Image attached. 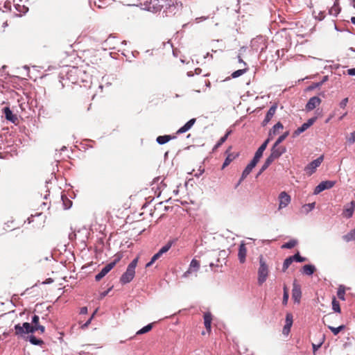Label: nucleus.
Instances as JSON below:
<instances>
[{
    "instance_id": "f257e3e1",
    "label": "nucleus",
    "mask_w": 355,
    "mask_h": 355,
    "mask_svg": "<svg viewBox=\"0 0 355 355\" xmlns=\"http://www.w3.org/2000/svg\"><path fill=\"white\" fill-rule=\"evenodd\" d=\"M177 0H146L142 5L144 9L152 12H157L163 9L166 17L174 15L182 4Z\"/></svg>"
},
{
    "instance_id": "f03ea898",
    "label": "nucleus",
    "mask_w": 355,
    "mask_h": 355,
    "mask_svg": "<svg viewBox=\"0 0 355 355\" xmlns=\"http://www.w3.org/2000/svg\"><path fill=\"white\" fill-rule=\"evenodd\" d=\"M138 260L139 258L136 257L128 264L125 272L120 277V282L122 284L130 283L135 277Z\"/></svg>"
},
{
    "instance_id": "7ed1b4c3",
    "label": "nucleus",
    "mask_w": 355,
    "mask_h": 355,
    "mask_svg": "<svg viewBox=\"0 0 355 355\" xmlns=\"http://www.w3.org/2000/svg\"><path fill=\"white\" fill-rule=\"evenodd\" d=\"M260 266L258 270V284H263L266 281V262L263 255L259 257Z\"/></svg>"
},
{
    "instance_id": "20e7f679",
    "label": "nucleus",
    "mask_w": 355,
    "mask_h": 355,
    "mask_svg": "<svg viewBox=\"0 0 355 355\" xmlns=\"http://www.w3.org/2000/svg\"><path fill=\"white\" fill-rule=\"evenodd\" d=\"M324 159V155H320L317 159H314L313 161L311 162L309 164H308L304 167V171L306 174L309 176H311L312 174H313L317 168L320 166L322 162Z\"/></svg>"
},
{
    "instance_id": "39448f33",
    "label": "nucleus",
    "mask_w": 355,
    "mask_h": 355,
    "mask_svg": "<svg viewBox=\"0 0 355 355\" xmlns=\"http://www.w3.org/2000/svg\"><path fill=\"white\" fill-rule=\"evenodd\" d=\"M286 152V148L282 146H276L274 144L271 148V153L268 157V166L275 159L279 158L282 154Z\"/></svg>"
},
{
    "instance_id": "423d86ee",
    "label": "nucleus",
    "mask_w": 355,
    "mask_h": 355,
    "mask_svg": "<svg viewBox=\"0 0 355 355\" xmlns=\"http://www.w3.org/2000/svg\"><path fill=\"white\" fill-rule=\"evenodd\" d=\"M15 330L16 335L22 336L24 334L34 333V326L28 322H24L22 326L20 324L15 325Z\"/></svg>"
},
{
    "instance_id": "0eeeda50",
    "label": "nucleus",
    "mask_w": 355,
    "mask_h": 355,
    "mask_svg": "<svg viewBox=\"0 0 355 355\" xmlns=\"http://www.w3.org/2000/svg\"><path fill=\"white\" fill-rule=\"evenodd\" d=\"M119 258L115 259L114 261L107 263L101 270L95 276V280L98 282L104 277L117 263Z\"/></svg>"
},
{
    "instance_id": "6e6552de",
    "label": "nucleus",
    "mask_w": 355,
    "mask_h": 355,
    "mask_svg": "<svg viewBox=\"0 0 355 355\" xmlns=\"http://www.w3.org/2000/svg\"><path fill=\"white\" fill-rule=\"evenodd\" d=\"M336 184L335 181L331 180H326L321 182L318 186L315 187L313 194L317 195L320 192L326 190L331 189Z\"/></svg>"
},
{
    "instance_id": "1a4fd4ad",
    "label": "nucleus",
    "mask_w": 355,
    "mask_h": 355,
    "mask_svg": "<svg viewBox=\"0 0 355 355\" xmlns=\"http://www.w3.org/2000/svg\"><path fill=\"white\" fill-rule=\"evenodd\" d=\"M200 262L196 259H193L190 262L188 270L185 272H184L182 277L187 278L189 276L190 274L193 272H197L198 270L200 269Z\"/></svg>"
},
{
    "instance_id": "9d476101",
    "label": "nucleus",
    "mask_w": 355,
    "mask_h": 355,
    "mask_svg": "<svg viewBox=\"0 0 355 355\" xmlns=\"http://www.w3.org/2000/svg\"><path fill=\"white\" fill-rule=\"evenodd\" d=\"M293 316L292 313H287L286 315V318H285V324L282 329V334L284 336H287L289 334V333L291 331V328L293 325Z\"/></svg>"
},
{
    "instance_id": "9b49d317",
    "label": "nucleus",
    "mask_w": 355,
    "mask_h": 355,
    "mask_svg": "<svg viewBox=\"0 0 355 355\" xmlns=\"http://www.w3.org/2000/svg\"><path fill=\"white\" fill-rule=\"evenodd\" d=\"M279 209H281L288 206L291 202V197L286 192L282 191L279 196Z\"/></svg>"
},
{
    "instance_id": "f8f14e48",
    "label": "nucleus",
    "mask_w": 355,
    "mask_h": 355,
    "mask_svg": "<svg viewBox=\"0 0 355 355\" xmlns=\"http://www.w3.org/2000/svg\"><path fill=\"white\" fill-rule=\"evenodd\" d=\"M321 103V99L318 96H313L309 98L307 103L306 104V110L307 111H311L318 106Z\"/></svg>"
},
{
    "instance_id": "ddd939ff",
    "label": "nucleus",
    "mask_w": 355,
    "mask_h": 355,
    "mask_svg": "<svg viewBox=\"0 0 355 355\" xmlns=\"http://www.w3.org/2000/svg\"><path fill=\"white\" fill-rule=\"evenodd\" d=\"M302 296V292L300 286L295 283L293 284V288L292 291V297L294 300L295 302H300V298Z\"/></svg>"
},
{
    "instance_id": "4468645a",
    "label": "nucleus",
    "mask_w": 355,
    "mask_h": 355,
    "mask_svg": "<svg viewBox=\"0 0 355 355\" xmlns=\"http://www.w3.org/2000/svg\"><path fill=\"white\" fill-rule=\"evenodd\" d=\"M246 254L247 249L245 248V245L242 242L239 245L238 253L239 260L241 263H243L245 261Z\"/></svg>"
},
{
    "instance_id": "2eb2a0df",
    "label": "nucleus",
    "mask_w": 355,
    "mask_h": 355,
    "mask_svg": "<svg viewBox=\"0 0 355 355\" xmlns=\"http://www.w3.org/2000/svg\"><path fill=\"white\" fill-rule=\"evenodd\" d=\"M2 112L4 114L5 118L9 121L14 123L17 119L16 115L13 114L9 107H3Z\"/></svg>"
},
{
    "instance_id": "dca6fc26",
    "label": "nucleus",
    "mask_w": 355,
    "mask_h": 355,
    "mask_svg": "<svg viewBox=\"0 0 355 355\" xmlns=\"http://www.w3.org/2000/svg\"><path fill=\"white\" fill-rule=\"evenodd\" d=\"M196 119H191L188 121L183 126H182L178 131L177 134H182L187 132L191 128V127L196 123Z\"/></svg>"
},
{
    "instance_id": "f3484780",
    "label": "nucleus",
    "mask_w": 355,
    "mask_h": 355,
    "mask_svg": "<svg viewBox=\"0 0 355 355\" xmlns=\"http://www.w3.org/2000/svg\"><path fill=\"white\" fill-rule=\"evenodd\" d=\"M254 168V166H252L251 164H248L246 167L245 168V169L243 170V173H242V175H241V177L239 181V182L237 183V184L236 185V187H237L241 183V182L245 179L247 178V176L252 172V169Z\"/></svg>"
},
{
    "instance_id": "a211bd4d",
    "label": "nucleus",
    "mask_w": 355,
    "mask_h": 355,
    "mask_svg": "<svg viewBox=\"0 0 355 355\" xmlns=\"http://www.w3.org/2000/svg\"><path fill=\"white\" fill-rule=\"evenodd\" d=\"M355 208V202L352 201L350 205L346 207L343 211V215L347 218H349L352 216Z\"/></svg>"
},
{
    "instance_id": "6ab92c4d",
    "label": "nucleus",
    "mask_w": 355,
    "mask_h": 355,
    "mask_svg": "<svg viewBox=\"0 0 355 355\" xmlns=\"http://www.w3.org/2000/svg\"><path fill=\"white\" fill-rule=\"evenodd\" d=\"M284 128L281 122L277 123L269 132V137L275 136L279 133V130Z\"/></svg>"
},
{
    "instance_id": "aec40b11",
    "label": "nucleus",
    "mask_w": 355,
    "mask_h": 355,
    "mask_svg": "<svg viewBox=\"0 0 355 355\" xmlns=\"http://www.w3.org/2000/svg\"><path fill=\"white\" fill-rule=\"evenodd\" d=\"M212 320V315L209 312L204 314V324L207 330H211V324Z\"/></svg>"
},
{
    "instance_id": "412c9836",
    "label": "nucleus",
    "mask_w": 355,
    "mask_h": 355,
    "mask_svg": "<svg viewBox=\"0 0 355 355\" xmlns=\"http://www.w3.org/2000/svg\"><path fill=\"white\" fill-rule=\"evenodd\" d=\"M315 271V266L312 264L304 265L302 267V272L306 275L311 276Z\"/></svg>"
},
{
    "instance_id": "4be33fe9",
    "label": "nucleus",
    "mask_w": 355,
    "mask_h": 355,
    "mask_svg": "<svg viewBox=\"0 0 355 355\" xmlns=\"http://www.w3.org/2000/svg\"><path fill=\"white\" fill-rule=\"evenodd\" d=\"M173 138H175V137H171V135H163L157 137L156 141L159 144L163 145Z\"/></svg>"
},
{
    "instance_id": "5701e85b",
    "label": "nucleus",
    "mask_w": 355,
    "mask_h": 355,
    "mask_svg": "<svg viewBox=\"0 0 355 355\" xmlns=\"http://www.w3.org/2000/svg\"><path fill=\"white\" fill-rule=\"evenodd\" d=\"M343 239L346 242L355 241V228L343 236Z\"/></svg>"
},
{
    "instance_id": "b1692460",
    "label": "nucleus",
    "mask_w": 355,
    "mask_h": 355,
    "mask_svg": "<svg viewBox=\"0 0 355 355\" xmlns=\"http://www.w3.org/2000/svg\"><path fill=\"white\" fill-rule=\"evenodd\" d=\"M266 148V140H265L261 146L257 149L254 154V157L261 159V157L263 156V151Z\"/></svg>"
},
{
    "instance_id": "393cba45",
    "label": "nucleus",
    "mask_w": 355,
    "mask_h": 355,
    "mask_svg": "<svg viewBox=\"0 0 355 355\" xmlns=\"http://www.w3.org/2000/svg\"><path fill=\"white\" fill-rule=\"evenodd\" d=\"M297 244V240L296 239H291L289 241L284 243L282 245V248L283 249H291L294 248Z\"/></svg>"
},
{
    "instance_id": "a878e982",
    "label": "nucleus",
    "mask_w": 355,
    "mask_h": 355,
    "mask_svg": "<svg viewBox=\"0 0 355 355\" xmlns=\"http://www.w3.org/2000/svg\"><path fill=\"white\" fill-rule=\"evenodd\" d=\"M231 133H232V130H227V132L225 133V135L224 136H223L218 140V141L216 143V144L214 146V149L218 148L219 146H220L227 140V137H229V135Z\"/></svg>"
},
{
    "instance_id": "bb28decb",
    "label": "nucleus",
    "mask_w": 355,
    "mask_h": 355,
    "mask_svg": "<svg viewBox=\"0 0 355 355\" xmlns=\"http://www.w3.org/2000/svg\"><path fill=\"white\" fill-rule=\"evenodd\" d=\"M174 241H169L165 245L161 248V249L158 251L162 255L166 252H167L170 248L172 247L174 243Z\"/></svg>"
},
{
    "instance_id": "cd10ccee",
    "label": "nucleus",
    "mask_w": 355,
    "mask_h": 355,
    "mask_svg": "<svg viewBox=\"0 0 355 355\" xmlns=\"http://www.w3.org/2000/svg\"><path fill=\"white\" fill-rule=\"evenodd\" d=\"M277 108V104L274 103L272 105L268 110V122L270 120L272 116L275 114Z\"/></svg>"
},
{
    "instance_id": "c85d7f7f",
    "label": "nucleus",
    "mask_w": 355,
    "mask_h": 355,
    "mask_svg": "<svg viewBox=\"0 0 355 355\" xmlns=\"http://www.w3.org/2000/svg\"><path fill=\"white\" fill-rule=\"evenodd\" d=\"M340 11V9L338 5L336 3L334 4L333 6L331 7V8L329 10V15L336 17Z\"/></svg>"
},
{
    "instance_id": "c756f323",
    "label": "nucleus",
    "mask_w": 355,
    "mask_h": 355,
    "mask_svg": "<svg viewBox=\"0 0 355 355\" xmlns=\"http://www.w3.org/2000/svg\"><path fill=\"white\" fill-rule=\"evenodd\" d=\"M29 342L34 345H41L43 344V340L39 338H37L35 336L31 335L28 337Z\"/></svg>"
},
{
    "instance_id": "7c9ffc66",
    "label": "nucleus",
    "mask_w": 355,
    "mask_h": 355,
    "mask_svg": "<svg viewBox=\"0 0 355 355\" xmlns=\"http://www.w3.org/2000/svg\"><path fill=\"white\" fill-rule=\"evenodd\" d=\"M328 80V76H325L322 78V80L320 82H318V83H313L310 87H309V89H315V88H317V87H321L327 80Z\"/></svg>"
},
{
    "instance_id": "2f4dec72",
    "label": "nucleus",
    "mask_w": 355,
    "mask_h": 355,
    "mask_svg": "<svg viewBox=\"0 0 355 355\" xmlns=\"http://www.w3.org/2000/svg\"><path fill=\"white\" fill-rule=\"evenodd\" d=\"M153 328V324H147L146 326L142 327L141 329H139V331H137L136 334L137 335H141V334H146L148 331H150Z\"/></svg>"
},
{
    "instance_id": "473e14b6",
    "label": "nucleus",
    "mask_w": 355,
    "mask_h": 355,
    "mask_svg": "<svg viewBox=\"0 0 355 355\" xmlns=\"http://www.w3.org/2000/svg\"><path fill=\"white\" fill-rule=\"evenodd\" d=\"M293 262V261L291 256L287 257L284 260V263H283V267H282L283 272H285Z\"/></svg>"
},
{
    "instance_id": "72a5a7b5",
    "label": "nucleus",
    "mask_w": 355,
    "mask_h": 355,
    "mask_svg": "<svg viewBox=\"0 0 355 355\" xmlns=\"http://www.w3.org/2000/svg\"><path fill=\"white\" fill-rule=\"evenodd\" d=\"M248 68H245V69L236 70V71H234L231 76L233 78H236L242 76L243 74H244L248 71Z\"/></svg>"
},
{
    "instance_id": "f704fd0d",
    "label": "nucleus",
    "mask_w": 355,
    "mask_h": 355,
    "mask_svg": "<svg viewBox=\"0 0 355 355\" xmlns=\"http://www.w3.org/2000/svg\"><path fill=\"white\" fill-rule=\"evenodd\" d=\"M345 287L342 285L340 286L337 291L338 297L341 300H345Z\"/></svg>"
},
{
    "instance_id": "c9c22d12",
    "label": "nucleus",
    "mask_w": 355,
    "mask_h": 355,
    "mask_svg": "<svg viewBox=\"0 0 355 355\" xmlns=\"http://www.w3.org/2000/svg\"><path fill=\"white\" fill-rule=\"evenodd\" d=\"M328 328L331 331V332L334 334V335H337L343 329H344L345 328V325H340L338 327H331V326H329Z\"/></svg>"
},
{
    "instance_id": "e433bc0d",
    "label": "nucleus",
    "mask_w": 355,
    "mask_h": 355,
    "mask_svg": "<svg viewBox=\"0 0 355 355\" xmlns=\"http://www.w3.org/2000/svg\"><path fill=\"white\" fill-rule=\"evenodd\" d=\"M162 254L157 252L156 254H155L153 257L151 258V260L146 263V267L148 268L150 266L153 264L154 262H155L158 259L161 257Z\"/></svg>"
},
{
    "instance_id": "4c0bfd02",
    "label": "nucleus",
    "mask_w": 355,
    "mask_h": 355,
    "mask_svg": "<svg viewBox=\"0 0 355 355\" xmlns=\"http://www.w3.org/2000/svg\"><path fill=\"white\" fill-rule=\"evenodd\" d=\"M291 257H292L293 261H296V262H299V263L304 262L306 261V258L302 257L300 254L299 252H297L294 255L291 256Z\"/></svg>"
},
{
    "instance_id": "58836bf2",
    "label": "nucleus",
    "mask_w": 355,
    "mask_h": 355,
    "mask_svg": "<svg viewBox=\"0 0 355 355\" xmlns=\"http://www.w3.org/2000/svg\"><path fill=\"white\" fill-rule=\"evenodd\" d=\"M309 128L307 125L304 123L300 127H299L294 132L295 135H299L301 133L304 132L305 130H306Z\"/></svg>"
},
{
    "instance_id": "ea45409f",
    "label": "nucleus",
    "mask_w": 355,
    "mask_h": 355,
    "mask_svg": "<svg viewBox=\"0 0 355 355\" xmlns=\"http://www.w3.org/2000/svg\"><path fill=\"white\" fill-rule=\"evenodd\" d=\"M62 200L63 202V205L65 209H69L72 205V202L70 200L64 196H62Z\"/></svg>"
},
{
    "instance_id": "a19ab883",
    "label": "nucleus",
    "mask_w": 355,
    "mask_h": 355,
    "mask_svg": "<svg viewBox=\"0 0 355 355\" xmlns=\"http://www.w3.org/2000/svg\"><path fill=\"white\" fill-rule=\"evenodd\" d=\"M332 309L336 313H340L339 302L334 298L332 301Z\"/></svg>"
},
{
    "instance_id": "79ce46f5",
    "label": "nucleus",
    "mask_w": 355,
    "mask_h": 355,
    "mask_svg": "<svg viewBox=\"0 0 355 355\" xmlns=\"http://www.w3.org/2000/svg\"><path fill=\"white\" fill-rule=\"evenodd\" d=\"M289 135V132L287 131L284 132L283 135H280L275 143L274 144H276V146L279 145L280 143H282Z\"/></svg>"
},
{
    "instance_id": "37998d69",
    "label": "nucleus",
    "mask_w": 355,
    "mask_h": 355,
    "mask_svg": "<svg viewBox=\"0 0 355 355\" xmlns=\"http://www.w3.org/2000/svg\"><path fill=\"white\" fill-rule=\"evenodd\" d=\"M232 159H233V158L231 157V155H228L223 164L222 168L223 169L226 166H227L231 163Z\"/></svg>"
},
{
    "instance_id": "c03bdc74",
    "label": "nucleus",
    "mask_w": 355,
    "mask_h": 355,
    "mask_svg": "<svg viewBox=\"0 0 355 355\" xmlns=\"http://www.w3.org/2000/svg\"><path fill=\"white\" fill-rule=\"evenodd\" d=\"M348 101H349V98H343L339 103V107L341 108V109H345L348 103Z\"/></svg>"
},
{
    "instance_id": "a18cd8bd",
    "label": "nucleus",
    "mask_w": 355,
    "mask_h": 355,
    "mask_svg": "<svg viewBox=\"0 0 355 355\" xmlns=\"http://www.w3.org/2000/svg\"><path fill=\"white\" fill-rule=\"evenodd\" d=\"M288 300V293L286 287L284 288L283 304H286Z\"/></svg>"
},
{
    "instance_id": "49530a36",
    "label": "nucleus",
    "mask_w": 355,
    "mask_h": 355,
    "mask_svg": "<svg viewBox=\"0 0 355 355\" xmlns=\"http://www.w3.org/2000/svg\"><path fill=\"white\" fill-rule=\"evenodd\" d=\"M266 170V162L262 165L261 168H260L259 171L257 173L255 178L258 179V178L261 175V174Z\"/></svg>"
},
{
    "instance_id": "de8ad7c7",
    "label": "nucleus",
    "mask_w": 355,
    "mask_h": 355,
    "mask_svg": "<svg viewBox=\"0 0 355 355\" xmlns=\"http://www.w3.org/2000/svg\"><path fill=\"white\" fill-rule=\"evenodd\" d=\"M316 120H317V116H313V117L308 119V121L305 123L309 128L315 122Z\"/></svg>"
},
{
    "instance_id": "09e8293b",
    "label": "nucleus",
    "mask_w": 355,
    "mask_h": 355,
    "mask_svg": "<svg viewBox=\"0 0 355 355\" xmlns=\"http://www.w3.org/2000/svg\"><path fill=\"white\" fill-rule=\"evenodd\" d=\"M347 141L349 144H354L355 142V130L350 133V136L347 138Z\"/></svg>"
},
{
    "instance_id": "8fccbe9b",
    "label": "nucleus",
    "mask_w": 355,
    "mask_h": 355,
    "mask_svg": "<svg viewBox=\"0 0 355 355\" xmlns=\"http://www.w3.org/2000/svg\"><path fill=\"white\" fill-rule=\"evenodd\" d=\"M315 202L306 204L304 205V207L307 208L306 211L309 212V211H311V210H313L315 208Z\"/></svg>"
},
{
    "instance_id": "3c124183",
    "label": "nucleus",
    "mask_w": 355,
    "mask_h": 355,
    "mask_svg": "<svg viewBox=\"0 0 355 355\" xmlns=\"http://www.w3.org/2000/svg\"><path fill=\"white\" fill-rule=\"evenodd\" d=\"M35 331H40L41 333H44L45 331V327L42 325H40L39 324L36 326H34Z\"/></svg>"
},
{
    "instance_id": "603ef678",
    "label": "nucleus",
    "mask_w": 355,
    "mask_h": 355,
    "mask_svg": "<svg viewBox=\"0 0 355 355\" xmlns=\"http://www.w3.org/2000/svg\"><path fill=\"white\" fill-rule=\"evenodd\" d=\"M40 318L37 315H34L32 318V323L33 324V326H36L39 323Z\"/></svg>"
},
{
    "instance_id": "864d4df0",
    "label": "nucleus",
    "mask_w": 355,
    "mask_h": 355,
    "mask_svg": "<svg viewBox=\"0 0 355 355\" xmlns=\"http://www.w3.org/2000/svg\"><path fill=\"white\" fill-rule=\"evenodd\" d=\"M205 172V168L202 166H200L198 172L194 175L195 177L199 178Z\"/></svg>"
},
{
    "instance_id": "5fc2aeb1",
    "label": "nucleus",
    "mask_w": 355,
    "mask_h": 355,
    "mask_svg": "<svg viewBox=\"0 0 355 355\" xmlns=\"http://www.w3.org/2000/svg\"><path fill=\"white\" fill-rule=\"evenodd\" d=\"M259 159H260L254 156L250 162V164H251L252 166H254L255 167L256 165L257 164V163L259 162Z\"/></svg>"
},
{
    "instance_id": "6e6d98bb",
    "label": "nucleus",
    "mask_w": 355,
    "mask_h": 355,
    "mask_svg": "<svg viewBox=\"0 0 355 355\" xmlns=\"http://www.w3.org/2000/svg\"><path fill=\"white\" fill-rule=\"evenodd\" d=\"M95 312L92 314V315L90 317V318L82 326V328H86L89 326V324L91 323V321L94 317Z\"/></svg>"
},
{
    "instance_id": "4d7b16f0",
    "label": "nucleus",
    "mask_w": 355,
    "mask_h": 355,
    "mask_svg": "<svg viewBox=\"0 0 355 355\" xmlns=\"http://www.w3.org/2000/svg\"><path fill=\"white\" fill-rule=\"evenodd\" d=\"M347 74L352 76H355V68L349 69L347 70Z\"/></svg>"
},
{
    "instance_id": "13d9d810",
    "label": "nucleus",
    "mask_w": 355,
    "mask_h": 355,
    "mask_svg": "<svg viewBox=\"0 0 355 355\" xmlns=\"http://www.w3.org/2000/svg\"><path fill=\"white\" fill-rule=\"evenodd\" d=\"M112 287H110V288H108L107 291L103 292L101 293V298L105 297L108 293L109 292L112 290Z\"/></svg>"
},
{
    "instance_id": "bf43d9fd",
    "label": "nucleus",
    "mask_w": 355,
    "mask_h": 355,
    "mask_svg": "<svg viewBox=\"0 0 355 355\" xmlns=\"http://www.w3.org/2000/svg\"><path fill=\"white\" fill-rule=\"evenodd\" d=\"M87 308L86 306H83L80 309V314H87Z\"/></svg>"
},
{
    "instance_id": "052dcab7",
    "label": "nucleus",
    "mask_w": 355,
    "mask_h": 355,
    "mask_svg": "<svg viewBox=\"0 0 355 355\" xmlns=\"http://www.w3.org/2000/svg\"><path fill=\"white\" fill-rule=\"evenodd\" d=\"M316 18H317L318 20H320V21L322 20V19L324 18V13H323L322 12H320L318 14V17H316Z\"/></svg>"
},
{
    "instance_id": "680f3d73",
    "label": "nucleus",
    "mask_w": 355,
    "mask_h": 355,
    "mask_svg": "<svg viewBox=\"0 0 355 355\" xmlns=\"http://www.w3.org/2000/svg\"><path fill=\"white\" fill-rule=\"evenodd\" d=\"M258 40H263V37H259V38H257V39H254V40H253L252 41V46H255V42H257Z\"/></svg>"
},
{
    "instance_id": "e2e57ef3",
    "label": "nucleus",
    "mask_w": 355,
    "mask_h": 355,
    "mask_svg": "<svg viewBox=\"0 0 355 355\" xmlns=\"http://www.w3.org/2000/svg\"><path fill=\"white\" fill-rule=\"evenodd\" d=\"M238 60L239 62L243 63L244 65H246L245 62H243V60H242L241 57L239 55H238Z\"/></svg>"
},
{
    "instance_id": "0e129e2a",
    "label": "nucleus",
    "mask_w": 355,
    "mask_h": 355,
    "mask_svg": "<svg viewBox=\"0 0 355 355\" xmlns=\"http://www.w3.org/2000/svg\"><path fill=\"white\" fill-rule=\"evenodd\" d=\"M347 114V112H345V113H343L340 117H339V120L341 121L344 119V117Z\"/></svg>"
},
{
    "instance_id": "69168bd1",
    "label": "nucleus",
    "mask_w": 355,
    "mask_h": 355,
    "mask_svg": "<svg viewBox=\"0 0 355 355\" xmlns=\"http://www.w3.org/2000/svg\"><path fill=\"white\" fill-rule=\"evenodd\" d=\"M201 71H202V69L200 68H197L195 69V72L196 74H200L201 73Z\"/></svg>"
},
{
    "instance_id": "338daca9",
    "label": "nucleus",
    "mask_w": 355,
    "mask_h": 355,
    "mask_svg": "<svg viewBox=\"0 0 355 355\" xmlns=\"http://www.w3.org/2000/svg\"><path fill=\"white\" fill-rule=\"evenodd\" d=\"M266 124H267V122H266V116L264 119L262 121V125L265 126V125H266Z\"/></svg>"
},
{
    "instance_id": "774afa93",
    "label": "nucleus",
    "mask_w": 355,
    "mask_h": 355,
    "mask_svg": "<svg viewBox=\"0 0 355 355\" xmlns=\"http://www.w3.org/2000/svg\"><path fill=\"white\" fill-rule=\"evenodd\" d=\"M351 22L355 25V17H351Z\"/></svg>"
}]
</instances>
